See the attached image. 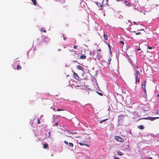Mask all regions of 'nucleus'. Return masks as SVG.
Segmentation results:
<instances>
[{
    "instance_id": "obj_1",
    "label": "nucleus",
    "mask_w": 159,
    "mask_h": 159,
    "mask_svg": "<svg viewBox=\"0 0 159 159\" xmlns=\"http://www.w3.org/2000/svg\"><path fill=\"white\" fill-rule=\"evenodd\" d=\"M50 39L47 37L41 36L38 39V42L41 44L45 45L49 42Z\"/></svg>"
},
{
    "instance_id": "obj_2",
    "label": "nucleus",
    "mask_w": 159,
    "mask_h": 159,
    "mask_svg": "<svg viewBox=\"0 0 159 159\" xmlns=\"http://www.w3.org/2000/svg\"><path fill=\"white\" fill-rule=\"evenodd\" d=\"M93 57H95V59H97L100 61L101 58H102L101 53L98 52H95V51H94L93 52Z\"/></svg>"
},
{
    "instance_id": "obj_3",
    "label": "nucleus",
    "mask_w": 159,
    "mask_h": 159,
    "mask_svg": "<svg viewBox=\"0 0 159 159\" xmlns=\"http://www.w3.org/2000/svg\"><path fill=\"white\" fill-rule=\"evenodd\" d=\"M75 58L77 60L85 59L86 58V57L85 55L82 54L80 56L79 55L75 56Z\"/></svg>"
},
{
    "instance_id": "obj_4",
    "label": "nucleus",
    "mask_w": 159,
    "mask_h": 159,
    "mask_svg": "<svg viewBox=\"0 0 159 159\" xmlns=\"http://www.w3.org/2000/svg\"><path fill=\"white\" fill-rule=\"evenodd\" d=\"M115 139L116 140L121 142H123L124 141L123 139L122 138L119 136H116L115 137Z\"/></svg>"
},
{
    "instance_id": "obj_5",
    "label": "nucleus",
    "mask_w": 159,
    "mask_h": 159,
    "mask_svg": "<svg viewBox=\"0 0 159 159\" xmlns=\"http://www.w3.org/2000/svg\"><path fill=\"white\" fill-rule=\"evenodd\" d=\"M78 46L77 45H75L74 46L73 48L74 49H76L75 50H70V51L71 52H74L76 53H77L79 52V50L77 49Z\"/></svg>"
},
{
    "instance_id": "obj_6",
    "label": "nucleus",
    "mask_w": 159,
    "mask_h": 159,
    "mask_svg": "<svg viewBox=\"0 0 159 159\" xmlns=\"http://www.w3.org/2000/svg\"><path fill=\"white\" fill-rule=\"evenodd\" d=\"M74 78L76 80H79V77L77 74L73 71Z\"/></svg>"
},
{
    "instance_id": "obj_7",
    "label": "nucleus",
    "mask_w": 159,
    "mask_h": 159,
    "mask_svg": "<svg viewBox=\"0 0 159 159\" xmlns=\"http://www.w3.org/2000/svg\"><path fill=\"white\" fill-rule=\"evenodd\" d=\"M159 117H148V118H144L143 119H148L150 120H151L152 121L153 120L155 119H157L159 118Z\"/></svg>"
},
{
    "instance_id": "obj_8",
    "label": "nucleus",
    "mask_w": 159,
    "mask_h": 159,
    "mask_svg": "<svg viewBox=\"0 0 159 159\" xmlns=\"http://www.w3.org/2000/svg\"><path fill=\"white\" fill-rule=\"evenodd\" d=\"M109 0H103L102 2V4L103 6H105L108 5Z\"/></svg>"
},
{
    "instance_id": "obj_9",
    "label": "nucleus",
    "mask_w": 159,
    "mask_h": 159,
    "mask_svg": "<svg viewBox=\"0 0 159 159\" xmlns=\"http://www.w3.org/2000/svg\"><path fill=\"white\" fill-rule=\"evenodd\" d=\"M140 74V73L139 71L137 70L136 71V73L134 74V75H135V83H136L137 82V79H138V75H139Z\"/></svg>"
},
{
    "instance_id": "obj_10",
    "label": "nucleus",
    "mask_w": 159,
    "mask_h": 159,
    "mask_svg": "<svg viewBox=\"0 0 159 159\" xmlns=\"http://www.w3.org/2000/svg\"><path fill=\"white\" fill-rule=\"evenodd\" d=\"M143 92H144V93L143 94V96L145 98H146L147 97V91L146 90V88L143 89Z\"/></svg>"
},
{
    "instance_id": "obj_11",
    "label": "nucleus",
    "mask_w": 159,
    "mask_h": 159,
    "mask_svg": "<svg viewBox=\"0 0 159 159\" xmlns=\"http://www.w3.org/2000/svg\"><path fill=\"white\" fill-rule=\"evenodd\" d=\"M147 83V82L146 81L144 80L142 84L141 83V85L142 86V89H145L146 88V84Z\"/></svg>"
},
{
    "instance_id": "obj_12",
    "label": "nucleus",
    "mask_w": 159,
    "mask_h": 159,
    "mask_svg": "<svg viewBox=\"0 0 159 159\" xmlns=\"http://www.w3.org/2000/svg\"><path fill=\"white\" fill-rule=\"evenodd\" d=\"M77 69L78 70H82V71H84V69L83 67L80 65H78L77 66Z\"/></svg>"
},
{
    "instance_id": "obj_13",
    "label": "nucleus",
    "mask_w": 159,
    "mask_h": 159,
    "mask_svg": "<svg viewBox=\"0 0 159 159\" xmlns=\"http://www.w3.org/2000/svg\"><path fill=\"white\" fill-rule=\"evenodd\" d=\"M124 116L122 115H120L118 116L119 121H120L121 120H122L124 117Z\"/></svg>"
},
{
    "instance_id": "obj_14",
    "label": "nucleus",
    "mask_w": 159,
    "mask_h": 159,
    "mask_svg": "<svg viewBox=\"0 0 159 159\" xmlns=\"http://www.w3.org/2000/svg\"><path fill=\"white\" fill-rule=\"evenodd\" d=\"M48 147V143H45L43 145V148L44 149H46Z\"/></svg>"
},
{
    "instance_id": "obj_15",
    "label": "nucleus",
    "mask_w": 159,
    "mask_h": 159,
    "mask_svg": "<svg viewBox=\"0 0 159 159\" xmlns=\"http://www.w3.org/2000/svg\"><path fill=\"white\" fill-rule=\"evenodd\" d=\"M111 58L109 57L107 60L108 61V64L109 65L111 64Z\"/></svg>"
},
{
    "instance_id": "obj_16",
    "label": "nucleus",
    "mask_w": 159,
    "mask_h": 159,
    "mask_svg": "<svg viewBox=\"0 0 159 159\" xmlns=\"http://www.w3.org/2000/svg\"><path fill=\"white\" fill-rule=\"evenodd\" d=\"M138 127L141 129H143L144 128V127L143 125H139L138 126Z\"/></svg>"
},
{
    "instance_id": "obj_17",
    "label": "nucleus",
    "mask_w": 159,
    "mask_h": 159,
    "mask_svg": "<svg viewBox=\"0 0 159 159\" xmlns=\"http://www.w3.org/2000/svg\"><path fill=\"white\" fill-rule=\"evenodd\" d=\"M125 4L126 5V6H130V4L127 1H125Z\"/></svg>"
},
{
    "instance_id": "obj_18",
    "label": "nucleus",
    "mask_w": 159,
    "mask_h": 159,
    "mask_svg": "<svg viewBox=\"0 0 159 159\" xmlns=\"http://www.w3.org/2000/svg\"><path fill=\"white\" fill-rule=\"evenodd\" d=\"M117 154L119 156H122L123 155L122 153L120 151H118L117 152Z\"/></svg>"
},
{
    "instance_id": "obj_19",
    "label": "nucleus",
    "mask_w": 159,
    "mask_h": 159,
    "mask_svg": "<svg viewBox=\"0 0 159 159\" xmlns=\"http://www.w3.org/2000/svg\"><path fill=\"white\" fill-rule=\"evenodd\" d=\"M32 2H33V4L34 5H36L37 4V2L36 0H31Z\"/></svg>"
},
{
    "instance_id": "obj_20",
    "label": "nucleus",
    "mask_w": 159,
    "mask_h": 159,
    "mask_svg": "<svg viewBox=\"0 0 159 159\" xmlns=\"http://www.w3.org/2000/svg\"><path fill=\"white\" fill-rule=\"evenodd\" d=\"M103 36H104V39L105 40H107L108 39V37L107 35L104 34H103Z\"/></svg>"
},
{
    "instance_id": "obj_21",
    "label": "nucleus",
    "mask_w": 159,
    "mask_h": 159,
    "mask_svg": "<svg viewBox=\"0 0 159 159\" xmlns=\"http://www.w3.org/2000/svg\"><path fill=\"white\" fill-rule=\"evenodd\" d=\"M16 69L17 70H19L21 69V68L19 65H18Z\"/></svg>"
},
{
    "instance_id": "obj_22",
    "label": "nucleus",
    "mask_w": 159,
    "mask_h": 159,
    "mask_svg": "<svg viewBox=\"0 0 159 159\" xmlns=\"http://www.w3.org/2000/svg\"><path fill=\"white\" fill-rule=\"evenodd\" d=\"M41 30L43 31V32H44L45 33L46 32V30H44V28H41Z\"/></svg>"
},
{
    "instance_id": "obj_23",
    "label": "nucleus",
    "mask_w": 159,
    "mask_h": 159,
    "mask_svg": "<svg viewBox=\"0 0 159 159\" xmlns=\"http://www.w3.org/2000/svg\"><path fill=\"white\" fill-rule=\"evenodd\" d=\"M96 92L98 94L101 96H102L103 95L102 93H101L99 92L98 91H96Z\"/></svg>"
},
{
    "instance_id": "obj_24",
    "label": "nucleus",
    "mask_w": 159,
    "mask_h": 159,
    "mask_svg": "<svg viewBox=\"0 0 159 159\" xmlns=\"http://www.w3.org/2000/svg\"><path fill=\"white\" fill-rule=\"evenodd\" d=\"M69 144L70 146L72 147H73L74 146V144L72 143H69Z\"/></svg>"
},
{
    "instance_id": "obj_25",
    "label": "nucleus",
    "mask_w": 159,
    "mask_h": 159,
    "mask_svg": "<svg viewBox=\"0 0 159 159\" xmlns=\"http://www.w3.org/2000/svg\"><path fill=\"white\" fill-rule=\"evenodd\" d=\"M79 144H80V145H86V146H89L87 144H84L83 143H79Z\"/></svg>"
},
{
    "instance_id": "obj_26",
    "label": "nucleus",
    "mask_w": 159,
    "mask_h": 159,
    "mask_svg": "<svg viewBox=\"0 0 159 159\" xmlns=\"http://www.w3.org/2000/svg\"><path fill=\"white\" fill-rule=\"evenodd\" d=\"M66 132H67V133H68V132H69V134H71V133H75V132H70V131H69V130H67L66 131ZM76 133V132H75V133Z\"/></svg>"
},
{
    "instance_id": "obj_27",
    "label": "nucleus",
    "mask_w": 159,
    "mask_h": 159,
    "mask_svg": "<svg viewBox=\"0 0 159 159\" xmlns=\"http://www.w3.org/2000/svg\"><path fill=\"white\" fill-rule=\"evenodd\" d=\"M120 44H122L123 45L124 44V42L122 41H120Z\"/></svg>"
},
{
    "instance_id": "obj_28",
    "label": "nucleus",
    "mask_w": 159,
    "mask_h": 159,
    "mask_svg": "<svg viewBox=\"0 0 159 159\" xmlns=\"http://www.w3.org/2000/svg\"><path fill=\"white\" fill-rule=\"evenodd\" d=\"M107 120V119H106L105 120H102L100 121V123H102V122L104 121L105 120Z\"/></svg>"
},
{
    "instance_id": "obj_29",
    "label": "nucleus",
    "mask_w": 159,
    "mask_h": 159,
    "mask_svg": "<svg viewBox=\"0 0 159 159\" xmlns=\"http://www.w3.org/2000/svg\"><path fill=\"white\" fill-rule=\"evenodd\" d=\"M63 37V39H64V40H66V39L65 37L64 36V34H63L62 35V36H61V37Z\"/></svg>"
},
{
    "instance_id": "obj_30",
    "label": "nucleus",
    "mask_w": 159,
    "mask_h": 159,
    "mask_svg": "<svg viewBox=\"0 0 159 159\" xmlns=\"http://www.w3.org/2000/svg\"><path fill=\"white\" fill-rule=\"evenodd\" d=\"M64 110L62 109H57V111H63Z\"/></svg>"
},
{
    "instance_id": "obj_31",
    "label": "nucleus",
    "mask_w": 159,
    "mask_h": 159,
    "mask_svg": "<svg viewBox=\"0 0 159 159\" xmlns=\"http://www.w3.org/2000/svg\"><path fill=\"white\" fill-rule=\"evenodd\" d=\"M146 159H153L151 157H146Z\"/></svg>"
},
{
    "instance_id": "obj_32",
    "label": "nucleus",
    "mask_w": 159,
    "mask_h": 159,
    "mask_svg": "<svg viewBox=\"0 0 159 159\" xmlns=\"http://www.w3.org/2000/svg\"><path fill=\"white\" fill-rule=\"evenodd\" d=\"M140 34H141V33L140 32L135 33V34L136 35Z\"/></svg>"
},
{
    "instance_id": "obj_33",
    "label": "nucleus",
    "mask_w": 159,
    "mask_h": 159,
    "mask_svg": "<svg viewBox=\"0 0 159 159\" xmlns=\"http://www.w3.org/2000/svg\"><path fill=\"white\" fill-rule=\"evenodd\" d=\"M64 143H65L66 145H68V142L66 141H64Z\"/></svg>"
},
{
    "instance_id": "obj_34",
    "label": "nucleus",
    "mask_w": 159,
    "mask_h": 159,
    "mask_svg": "<svg viewBox=\"0 0 159 159\" xmlns=\"http://www.w3.org/2000/svg\"><path fill=\"white\" fill-rule=\"evenodd\" d=\"M72 52V55H74L75 54V55H77V54L75 52Z\"/></svg>"
},
{
    "instance_id": "obj_35",
    "label": "nucleus",
    "mask_w": 159,
    "mask_h": 159,
    "mask_svg": "<svg viewBox=\"0 0 159 159\" xmlns=\"http://www.w3.org/2000/svg\"><path fill=\"white\" fill-rule=\"evenodd\" d=\"M156 114L159 115V109L157 110Z\"/></svg>"
},
{
    "instance_id": "obj_36",
    "label": "nucleus",
    "mask_w": 159,
    "mask_h": 159,
    "mask_svg": "<svg viewBox=\"0 0 159 159\" xmlns=\"http://www.w3.org/2000/svg\"><path fill=\"white\" fill-rule=\"evenodd\" d=\"M148 48L149 49H152V47H151L149 46L148 47Z\"/></svg>"
},
{
    "instance_id": "obj_37",
    "label": "nucleus",
    "mask_w": 159,
    "mask_h": 159,
    "mask_svg": "<svg viewBox=\"0 0 159 159\" xmlns=\"http://www.w3.org/2000/svg\"><path fill=\"white\" fill-rule=\"evenodd\" d=\"M108 47H109V48L110 49V50H111V47H110V45L109 44H108Z\"/></svg>"
},
{
    "instance_id": "obj_38",
    "label": "nucleus",
    "mask_w": 159,
    "mask_h": 159,
    "mask_svg": "<svg viewBox=\"0 0 159 159\" xmlns=\"http://www.w3.org/2000/svg\"><path fill=\"white\" fill-rule=\"evenodd\" d=\"M38 123L39 124L40 123V120H39V119H38Z\"/></svg>"
},
{
    "instance_id": "obj_39",
    "label": "nucleus",
    "mask_w": 159,
    "mask_h": 159,
    "mask_svg": "<svg viewBox=\"0 0 159 159\" xmlns=\"http://www.w3.org/2000/svg\"><path fill=\"white\" fill-rule=\"evenodd\" d=\"M137 50L138 51H140L141 50V49L139 48L137 49Z\"/></svg>"
},
{
    "instance_id": "obj_40",
    "label": "nucleus",
    "mask_w": 159,
    "mask_h": 159,
    "mask_svg": "<svg viewBox=\"0 0 159 159\" xmlns=\"http://www.w3.org/2000/svg\"><path fill=\"white\" fill-rule=\"evenodd\" d=\"M98 89H97V90L98 91H100V88H99V87H98Z\"/></svg>"
},
{
    "instance_id": "obj_41",
    "label": "nucleus",
    "mask_w": 159,
    "mask_h": 159,
    "mask_svg": "<svg viewBox=\"0 0 159 159\" xmlns=\"http://www.w3.org/2000/svg\"><path fill=\"white\" fill-rule=\"evenodd\" d=\"M115 159H120L118 157H114Z\"/></svg>"
},
{
    "instance_id": "obj_42",
    "label": "nucleus",
    "mask_w": 159,
    "mask_h": 159,
    "mask_svg": "<svg viewBox=\"0 0 159 159\" xmlns=\"http://www.w3.org/2000/svg\"><path fill=\"white\" fill-rule=\"evenodd\" d=\"M101 50L100 49H98V52H99V51H101Z\"/></svg>"
},
{
    "instance_id": "obj_43",
    "label": "nucleus",
    "mask_w": 159,
    "mask_h": 159,
    "mask_svg": "<svg viewBox=\"0 0 159 159\" xmlns=\"http://www.w3.org/2000/svg\"><path fill=\"white\" fill-rule=\"evenodd\" d=\"M57 125H58V123H56V124L55 125V126H57Z\"/></svg>"
},
{
    "instance_id": "obj_44",
    "label": "nucleus",
    "mask_w": 159,
    "mask_h": 159,
    "mask_svg": "<svg viewBox=\"0 0 159 159\" xmlns=\"http://www.w3.org/2000/svg\"><path fill=\"white\" fill-rule=\"evenodd\" d=\"M133 23L134 24H136L137 23V22H135V21H134L133 22Z\"/></svg>"
},
{
    "instance_id": "obj_45",
    "label": "nucleus",
    "mask_w": 159,
    "mask_h": 159,
    "mask_svg": "<svg viewBox=\"0 0 159 159\" xmlns=\"http://www.w3.org/2000/svg\"><path fill=\"white\" fill-rule=\"evenodd\" d=\"M100 7H101V8H100V9H102V6H101V5H100Z\"/></svg>"
},
{
    "instance_id": "obj_46",
    "label": "nucleus",
    "mask_w": 159,
    "mask_h": 159,
    "mask_svg": "<svg viewBox=\"0 0 159 159\" xmlns=\"http://www.w3.org/2000/svg\"><path fill=\"white\" fill-rule=\"evenodd\" d=\"M137 81H138V82H139V79H138V80H137Z\"/></svg>"
},
{
    "instance_id": "obj_47",
    "label": "nucleus",
    "mask_w": 159,
    "mask_h": 159,
    "mask_svg": "<svg viewBox=\"0 0 159 159\" xmlns=\"http://www.w3.org/2000/svg\"><path fill=\"white\" fill-rule=\"evenodd\" d=\"M89 54H90V55L91 56V52H89Z\"/></svg>"
},
{
    "instance_id": "obj_48",
    "label": "nucleus",
    "mask_w": 159,
    "mask_h": 159,
    "mask_svg": "<svg viewBox=\"0 0 159 159\" xmlns=\"http://www.w3.org/2000/svg\"><path fill=\"white\" fill-rule=\"evenodd\" d=\"M135 67H136V68H138V66H135Z\"/></svg>"
},
{
    "instance_id": "obj_49",
    "label": "nucleus",
    "mask_w": 159,
    "mask_h": 159,
    "mask_svg": "<svg viewBox=\"0 0 159 159\" xmlns=\"http://www.w3.org/2000/svg\"><path fill=\"white\" fill-rule=\"evenodd\" d=\"M157 96L159 97V94L157 95Z\"/></svg>"
},
{
    "instance_id": "obj_50",
    "label": "nucleus",
    "mask_w": 159,
    "mask_h": 159,
    "mask_svg": "<svg viewBox=\"0 0 159 159\" xmlns=\"http://www.w3.org/2000/svg\"><path fill=\"white\" fill-rule=\"evenodd\" d=\"M51 156H53V154H52V155H51Z\"/></svg>"
},
{
    "instance_id": "obj_51",
    "label": "nucleus",
    "mask_w": 159,
    "mask_h": 159,
    "mask_svg": "<svg viewBox=\"0 0 159 159\" xmlns=\"http://www.w3.org/2000/svg\"><path fill=\"white\" fill-rule=\"evenodd\" d=\"M97 5H98H98L97 3Z\"/></svg>"
},
{
    "instance_id": "obj_52",
    "label": "nucleus",
    "mask_w": 159,
    "mask_h": 159,
    "mask_svg": "<svg viewBox=\"0 0 159 159\" xmlns=\"http://www.w3.org/2000/svg\"><path fill=\"white\" fill-rule=\"evenodd\" d=\"M144 159V158H143V159Z\"/></svg>"
}]
</instances>
